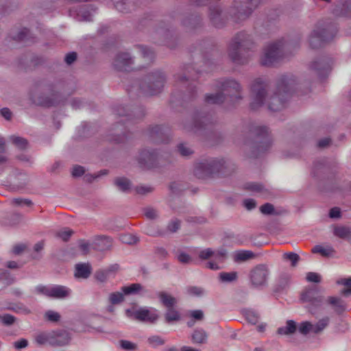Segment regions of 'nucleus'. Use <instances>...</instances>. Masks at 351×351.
<instances>
[{"mask_svg":"<svg viewBox=\"0 0 351 351\" xmlns=\"http://www.w3.org/2000/svg\"><path fill=\"white\" fill-rule=\"evenodd\" d=\"M145 215L147 219H154L157 217L158 214L154 208H147L145 209Z\"/></svg>","mask_w":351,"mask_h":351,"instance_id":"obj_62","label":"nucleus"},{"mask_svg":"<svg viewBox=\"0 0 351 351\" xmlns=\"http://www.w3.org/2000/svg\"><path fill=\"white\" fill-rule=\"evenodd\" d=\"M330 322V319L328 316L322 317L314 324L308 321L302 322L298 325V331L304 335L308 333L319 335L329 326Z\"/></svg>","mask_w":351,"mask_h":351,"instance_id":"obj_10","label":"nucleus"},{"mask_svg":"<svg viewBox=\"0 0 351 351\" xmlns=\"http://www.w3.org/2000/svg\"><path fill=\"white\" fill-rule=\"evenodd\" d=\"M219 92L205 96V101L210 104H220L226 101L230 104L237 103L243 99L242 88L234 80L226 79L218 83Z\"/></svg>","mask_w":351,"mask_h":351,"instance_id":"obj_2","label":"nucleus"},{"mask_svg":"<svg viewBox=\"0 0 351 351\" xmlns=\"http://www.w3.org/2000/svg\"><path fill=\"white\" fill-rule=\"evenodd\" d=\"M177 258L179 262L184 264L189 263L191 261V256L184 252L180 253Z\"/></svg>","mask_w":351,"mask_h":351,"instance_id":"obj_61","label":"nucleus"},{"mask_svg":"<svg viewBox=\"0 0 351 351\" xmlns=\"http://www.w3.org/2000/svg\"><path fill=\"white\" fill-rule=\"evenodd\" d=\"M34 292L38 295H43L51 298V285L45 286L39 285L34 288Z\"/></svg>","mask_w":351,"mask_h":351,"instance_id":"obj_39","label":"nucleus"},{"mask_svg":"<svg viewBox=\"0 0 351 351\" xmlns=\"http://www.w3.org/2000/svg\"><path fill=\"white\" fill-rule=\"evenodd\" d=\"M291 281V276L288 274H283L280 276L279 279V286L280 288L284 289L288 285Z\"/></svg>","mask_w":351,"mask_h":351,"instance_id":"obj_55","label":"nucleus"},{"mask_svg":"<svg viewBox=\"0 0 351 351\" xmlns=\"http://www.w3.org/2000/svg\"><path fill=\"white\" fill-rule=\"evenodd\" d=\"M269 275V269L265 265H257L250 271V282L254 287H263L266 285Z\"/></svg>","mask_w":351,"mask_h":351,"instance_id":"obj_13","label":"nucleus"},{"mask_svg":"<svg viewBox=\"0 0 351 351\" xmlns=\"http://www.w3.org/2000/svg\"><path fill=\"white\" fill-rule=\"evenodd\" d=\"M333 13L337 16H350L351 14V2L345 1L336 5Z\"/></svg>","mask_w":351,"mask_h":351,"instance_id":"obj_22","label":"nucleus"},{"mask_svg":"<svg viewBox=\"0 0 351 351\" xmlns=\"http://www.w3.org/2000/svg\"><path fill=\"white\" fill-rule=\"evenodd\" d=\"M10 140L12 141L13 144H14L18 148L21 149L26 148L27 145V141L25 138L19 136H12L10 137Z\"/></svg>","mask_w":351,"mask_h":351,"instance_id":"obj_43","label":"nucleus"},{"mask_svg":"<svg viewBox=\"0 0 351 351\" xmlns=\"http://www.w3.org/2000/svg\"><path fill=\"white\" fill-rule=\"evenodd\" d=\"M13 346L16 350L25 348L28 346V341L25 339H21L19 341L14 342Z\"/></svg>","mask_w":351,"mask_h":351,"instance_id":"obj_59","label":"nucleus"},{"mask_svg":"<svg viewBox=\"0 0 351 351\" xmlns=\"http://www.w3.org/2000/svg\"><path fill=\"white\" fill-rule=\"evenodd\" d=\"M246 188L254 192H260L263 189V186L261 184H257V183H250L247 184Z\"/></svg>","mask_w":351,"mask_h":351,"instance_id":"obj_64","label":"nucleus"},{"mask_svg":"<svg viewBox=\"0 0 351 351\" xmlns=\"http://www.w3.org/2000/svg\"><path fill=\"white\" fill-rule=\"evenodd\" d=\"M134 315L138 320L148 322L150 323L155 322L158 318L157 311L152 308H141L136 311L134 313Z\"/></svg>","mask_w":351,"mask_h":351,"instance_id":"obj_16","label":"nucleus"},{"mask_svg":"<svg viewBox=\"0 0 351 351\" xmlns=\"http://www.w3.org/2000/svg\"><path fill=\"white\" fill-rule=\"evenodd\" d=\"M300 299L303 302L309 304L308 311L311 314L315 313V310L319 308L324 303V297L319 295L317 291L314 287H308L304 289L301 293Z\"/></svg>","mask_w":351,"mask_h":351,"instance_id":"obj_11","label":"nucleus"},{"mask_svg":"<svg viewBox=\"0 0 351 351\" xmlns=\"http://www.w3.org/2000/svg\"><path fill=\"white\" fill-rule=\"evenodd\" d=\"M337 283L346 287V288L342 289L341 291V293L343 295L348 296L351 295V277L348 278H341L338 280Z\"/></svg>","mask_w":351,"mask_h":351,"instance_id":"obj_35","label":"nucleus"},{"mask_svg":"<svg viewBox=\"0 0 351 351\" xmlns=\"http://www.w3.org/2000/svg\"><path fill=\"white\" fill-rule=\"evenodd\" d=\"M260 210L263 214L270 215L274 212V208L272 204L267 203L261 206Z\"/></svg>","mask_w":351,"mask_h":351,"instance_id":"obj_58","label":"nucleus"},{"mask_svg":"<svg viewBox=\"0 0 351 351\" xmlns=\"http://www.w3.org/2000/svg\"><path fill=\"white\" fill-rule=\"evenodd\" d=\"M91 273V267L88 264L80 263L75 265V276L76 278H87Z\"/></svg>","mask_w":351,"mask_h":351,"instance_id":"obj_24","label":"nucleus"},{"mask_svg":"<svg viewBox=\"0 0 351 351\" xmlns=\"http://www.w3.org/2000/svg\"><path fill=\"white\" fill-rule=\"evenodd\" d=\"M95 248L99 251H105L111 248L112 241L111 238L106 236L98 237L95 241Z\"/></svg>","mask_w":351,"mask_h":351,"instance_id":"obj_21","label":"nucleus"},{"mask_svg":"<svg viewBox=\"0 0 351 351\" xmlns=\"http://www.w3.org/2000/svg\"><path fill=\"white\" fill-rule=\"evenodd\" d=\"M72 234L73 231L71 229L66 228L59 230L57 232V237L62 239L64 241H66L69 240Z\"/></svg>","mask_w":351,"mask_h":351,"instance_id":"obj_45","label":"nucleus"},{"mask_svg":"<svg viewBox=\"0 0 351 351\" xmlns=\"http://www.w3.org/2000/svg\"><path fill=\"white\" fill-rule=\"evenodd\" d=\"M114 184L118 189L123 192H128L131 187L129 180L125 178H117L114 180Z\"/></svg>","mask_w":351,"mask_h":351,"instance_id":"obj_34","label":"nucleus"},{"mask_svg":"<svg viewBox=\"0 0 351 351\" xmlns=\"http://www.w3.org/2000/svg\"><path fill=\"white\" fill-rule=\"evenodd\" d=\"M220 9L218 7H213L210 8V18L213 23L217 27H220L218 19L220 16Z\"/></svg>","mask_w":351,"mask_h":351,"instance_id":"obj_38","label":"nucleus"},{"mask_svg":"<svg viewBox=\"0 0 351 351\" xmlns=\"http://www.w3.org/2000/svg\"><path fill=\"white\" fill-rule=\"evenodd\" d=\"M18 34L13 36V38L16 40H24L29 34V29L27 28H21L18 30Z\"/></svg>","mask_w":351,"mask_h":351,"instance_id":"obj_52","label":"nucleus"},{"mask_svg":"<svg viewBox=\"0 0 351 351\" xmlns=\"http://www.w3.org/2000/svg\"><path fill=\"white\" fill-rule=\"evenodd\" d=\"M119 343L121 347L125 350L134 351L136 350V345L131 341L121 340Z\"/></svg>","mask_w":351,"mask_h":351,"instance_id":"obj_51","label":"nucleus"},{"mask_svg":"<svg viewBox=\"0 0 351 351\" xmlns=\"http://www.w3.org/2000/svg\"><path fill=\"white\" fill-rule=\"evenodd\" d=\"M148 343L153 347H156L165 343V341L158 335H154L148 338Z\"/></svg>","mask_w":351,"mask_h":351,"instance_id":"obj_48","label":"nucleus"},{"mask_svg":"<svg viewBox=\"0 0 351 351\" xmlns=\"http://www.w3.org/2000/svg\"><path fill=\"white\" fill-rule=\"evenodd\" d=\"M256 6V0H234L229 14L234 22L239 23L248 19Z\"/></svg>","mask_w":351,"mask_h":351,"instance_id":"obj_6","label":"nucleus"},{"mask_svg":"<svg viewBox=\"0 0 351 351\" xmlns=\"http://www.w3.org/2000/svg\"><path fill=\"white\" fill-rule=\"evenodd\" d=\"M334 234L341 239L351 238V228L346 226H336L334 228Z\"/></svg>","mask_w":351,"mask_h":351,"instance_id":"obj_30","label":"nucleus"},{"mask_svg":"<svg viewBox=\"0 0 351 351\" xmlns=\"http://www.w3.org/2000/svg\"><path fill=\"white\" fill-rule=\"evenodd\" d=\"M138 49L139 50L141 56L145 60V61L147 64L150 63L154 57V51L151 49L144 46H139Z\"/></svg>","mask_w":351,"mask_h":351,"instance_id":"obj_33","label":"nucleus"},{"mask_svg":"<svg viewBox=\"0 0 351 351\" xmlns=\"http://www.w3.org/2000/svg\"><path fill=\"white\" fill-rule=\"evenodd\" d=\"M180 319V315L177 311L173 308H168L165 313V319L167 322H171L173 321H177Z\"/></svg>","mask_w":351,"mask_h":351,"instance_id":"obj_41","label":"nucleus"},{"mask_svg":"<svg viewBox=\"0 0 351 351\" xmlns=\"http://www.w3.org/2000/svg\"><path fill=\"white\" fill-rule=\"evenodd\" d=\"M312 252L320 254L324 256H328L334 252V250L331 247H324L322 245H317L312 249Z\"/></svg>","mask_w":351,"mask_h":351,"instance_id":"obj_37","label":"nucleus"},{"mask_svg":"<svg viewBox=\"0 0 351 351\" xmlns=\"http://www.w3.org/2000/svg\"><path fill=\"white\" fill-rule=\"evenodd\" d=\"M208 335L206 332L202 329L198 328L193 331L191 335V339L193 343L197 344H204L207 342Z\"/></svg>","mask_w":351,"mask_h":351,"instance_id":"obj_26","label":"nucleus"},{"mask_svg":"<svg viewBox=\"0 0 351 351\" xmlns=\"http://www.w3.org/2000/svg\"><path fill=\"white\" fill-rule=\"evenodd\" d=\"M211 123V118L209 115L196 116L194 119L193 128L191 130L196 132Z\"/></svg>","mask_w":351,"mask_h":351,"instance_id":"obj_25","label":"nucleus"},{"mask_svg":"<svg viewBox=\"0 0 351 351\" xmlns=\"http://www.w3.org/2000/svg\"><path fill=\"white\" fill-rule=\"evenodd\" d=\"M180 222L178 219L172 220L168 226L169 231L174 232L177 231L180 228Z\"/></svg>","mask_w":351,"mask_h":351,"instance_id":"obj_63","label":"nucleus"},{"mask_svg":"<svg viewBox=\"0 0 351 351\" xmlns=\"http://www.w3.org/2000/svg\"><path fill=\"white\" fill-rule=\"evenodd\" d=\"M3 324L10 326L14 323L16 318L12 315L5 314L0 317Z\"/></svg>","mask_w":351,"mask_h":351,"instance_id":"obj_56","label":"nucleus"},{"mask_svg":"<svg viewBox=\"0 0 351 351\" xmlns=\"http://www.w3.org/2000/svg\"><path fill=\"white\" fill-rule=\"evenodd\" d=\"M247 320L251 324H256L258 322V317L256 313L249 311L245 313Z\"/></svg>","mask_w":351,"mask_h":351,"instance_id":"obj_57","label":"nucleus"},{"mask_svg":"<svg viewBox=\"0 0 351 351\" xmlns=\"http://www.w3.org/2000/svg\"><path fill=\"white\" fill-rule=\"evenodd\" d=\"M326 302L334 306L335 311L338 313H341L346 310V304L339 298L330 296L327 298Z\"/></svg>","mask_w":351,"mask_h":351,"instance_id":"obj_28","label":"nucleus"},{"mask_svg":"<svg viewBox=\"0 0 351 351\" xmlns=\"http://www.w3.org/2000/svg\"><path fill=\"white\" fill-rule=\"evenodd\" d=\"M15 281V278L10 272L5 269H0V290L12 285Z\"/></svg>","mask_w":351,"mask_h":351,"instance_id":"obj_27","label":"nucleus"},{"mask_svg":"<svg viewBox=\"0 0 351 351\" xmlns=\"http://www.w3.org/2000/svg\"><path fill=\"white\" fill-rule=\"evenodd\" d=\"M224 164V161L220 159H203L195 163L194 174L198 178H205L221 171Z\"/></svg>","mask_w":351,"mask_h":351,"instance_id":"obj_7","label":"nucleus"},{"mask_svg":"<svg viewBox=\"0 0 351 351\" xmlns=\"http://www.w3.org/2000/svg\"><path fill=\"white\" fill-rule=\"evenodd\" d=\"M252 132L255 135V149L257 152L256 154H254V156H258V155L262 152L267 150L272 143V139L269 136L268 128L265 126H256L252 129Z\"/></svg>","mask_w":351,"mask_h":351,"instance_id":"obj_8","label":"nucleus"},{"mask_svg":"<svg viewBox=\"0 0 351 351\" xmlns=\"http://www.w3.org/2000/svg\"><path fill=\"white\" fill-rule=\"evenodd\" d=\"M53 330H45L37 332L34 336V342L40 346L49 345L53 343Z\"/></svg>","mask_w":351,"mask_h":351,"instance_id":"obj_19","label":"nucleus"},{"mask_svg":"<svg viewBox=\"0 0 351 351\" xmlns=\"http://www.w3.org/2000/svg\"><path fill=\"white\" fill-rule=\"evenodd\" d=\"M158 296L161 302L168 308H172L176 303V299L165 292H160Z\"/></svg>","mask_w":351,"mask_h":351,"instance_id":"obj_32","label":"nucleus"},{"mask_svg":"<svg viewBox=\"0 0 351 351\" xmlns=\"http://www.w3.org/2000/svg\"><path fill=\"white\" fill-rule=\"evenodd\" d=\"M204 289L199 287H189L186 289V293L191 296L200 297L204 294Z\"/></svg>","mask_w":351,"mask_h":351,"instance_id":"obj_42","label":"nucleus"},{"mask_svg":"<svg viewBox=\"0 0 351 351\" xmlns=\"http://www.w3.org/2000/svg\"><path fill=\"white\" fill-rule=\"evenodd\" d=\"M238 278V274L237 271L231 272H221L219 274V279L221 282L230 283L234 282Z\"/></svg>","mask_w":351,"mask_h":351,"instance_id":"obj_31","label":"nucleus"},{"mask_svg":"<svg viewBox=\"0 0 351 351\" xmlns=\"http://www.w3.org/2000/svg\"><path fill=\"white\" fill-rule=\"evenodd\" d=\"M111 270H99L97 271L95 274V277L97 280L101 282H106L108 278L109 274Z\"/></svg>","mask_w":351,"mask_h":351,"instance_id":"obj_50","label":"nucleus"},{"mask_svg":"<svg viewBox=\"0 0 351 351\" xmlns=\"http://www.w3.org/2000/svg\"><path fill=\"white\" fill-rule=\"evenodd\" d=\"M69 288L61 285H51V298L63 299L69 296Z\"/></svg>","mask_w":351,"mask_h":351,"instance_id":"obj_20","label":"nucleus"},{"mask_svg":"<svg viewBox=\"0 0 351 351\" xmlns=\"http://www.w3.org/2000/svg\"><path fill=\"white\" fill-rule=\"evenodd\" d=\"M121 241L128 244H134L137 242V238L130 234H125L121 236Z\"/></svg>","mask_w":351,"mask_h":351,"instance_id":"obj_53","label":"nucleus"},{"mask_svg":"<svg viewBox=\"0 0 351 351\" xmlns=\"http://www.w3.org/2000/svg\"><path fill=\"white\" fill-rule=\"evenodd\" d=\"M337 32V27L332 24L318 23L308 36V44L312 49H317L324 43L332 40Z\"/></svg>","mask_w":351,"mask_h":351,"instance_id":"obj_4","label":"nucleus"},{"mask_svg":"<svg viewBox=\"0 0 351 351\" xmlns=\"http://www.w3.org/2000/svg\"><path fill=\"white\" fill-rule=\"evenodd\" d=\"M10 309L17 313L28 314L30 312V311L22 304H14Z\"/></svg>","mask_w":351,"mask_h":351,"instance_id":"obj_47","label":"nucleus"},{"mask_svg":"<svg viewBox=\"0 0 351 351\" xmlns=\"http://www.w3.org/2000/svg\"><path fill=\"white\" fill-rule=\"evenodd\" d=\"M178 150L180 155L184 157L189 156L193 153V150L189 147L183 143L178 145Z\"/></svg>","mask_w":351,"mask_h":351,"instance_id":"obj_46","label":"nucleus"},{"mask_svg":"<svg viewBox=\"0 0 351 351\" xmlns=\"http://www.w3.org/2000/svg\"><path fill=\"white\" fill-rule=\"evenodd\" d=\"M226 256V252L224 250L214 251L210 248L202 250L198 252V257L201 260H207L211 258L206 264V267L212 270H218L220 269L219 263H222Z\"/></svg>","mask_w":351,"mask_h":351,"instance_id":"obj_9","label":"nucleus"},{"mask_svg":"<svg viewBox=\"0 0 351 351\" xmlns=\"http://www.w3.org/2000/svg\"><path fill=\"white\" fill-rule=\"evenodd\" d=\"M45 317L50 322H58L60 318V315L58 313L53 311H48L45 313Z\"/></svg>","mask_w":351,"mask_h":351,"instance_id":"obj_54","label":"nucleus"},{"mask_svg":"<svg viewBox=\"0 0 351 351\" xmlns=\"http://www.w3.org/2000/svg\"><path fill=\"white\" fill-rule=\"evenodd\" d=\"M287 56L284 39L271 42L263 49L261 57V64L266 66H274Z\"/></svg>","mask_w":351,"mask_h":351,"instance_id":"obj_5","label":"nucleus"},{"mask_svg":"<svg viewBox=\"0 0 351 351\" xmlns=\"http://www.w3.org/2000/svg\"><path fill=\"white\" fill-rule=\"evenodd\" d=\"M124 293L122 292H114L110 294L109 301L112 304H117L123 301Z\"/></svg>","mask_w":351,"mask_h":351,"instance_id":"obj_40","label":"nucleus"},{"mask_svg":"<svg viewBox=\"0 0 351 351\" xmlns=\"http://www.w3.org/2000/svg\"><path fill=\"white\" fill-rule=\"evenodd\" d=\"M295 80L293 76H281L277 82L276 91L271 90L269 82L261 77L256 78L250 87V107L253 110L265 106L270 111L282 110L287 95L293 88Z\"/></svg>","mask_w":351,"mask_h":351,"instance_id":"obj_1","label":"nucleus"},{"mask_svg":"<svg viewBox=\"0 0 351 351\" xmlns=\"http://www.w3.org/2000/svg\"><path fill=\"white\" fill-rule=\"evenodd\" d=\"M306 279L309 282L319 283L322 280V277L317 273L308 272L306 276Z\"/></svg>","mask_w":351,"mask_h":351,"instance_id":"obj_49","label":"nucleus"},{"mask_svg":"<svg viewBox=\"0 0 351 351\" xmlns=\"http://www.w3.org/2000/svg\"><path fill=\"white\" fill-rule=\"evenodd\" d=\"M284 258L291 261V266L295 267L298 262L300 260V256L298 254H297L294 252H289V253H285L284 254Z\"/></svg>","mask_w":351,"mask_h":351,"instance_id":"obj_44","label":"nucleus"},{"mask_svg":"<svg viewBox=\"0 0 351 351\" xmlns=\"http://www.w3.org/2000/svg\"><path fill=\"white\" fill-rule=\"evenodd\" d=\"M310 69L314 71L319 77L323 78L330 70V61L326 58H319L311 63Z\"/></svg>","mask_w":351,"mask_h":351,"instance_id":"obj_15","label":"nucleus"},{"mask_svg":"<svg viewBox=\"0 0 351 351\" xmlns=\"http://www.w3.org/2000/svg\"><path fill=\"white\" fill-rule=\"evenodd\" d=\"M254 256L252 252L249 250H239L234 254V261L235 262H243L252 258Z\"/></svg>","mask_w":351,"mask_h":351,"instance_id":"obj_29","label":"nucleus"},{"mask_svg":"<svg viewBox=\"0 0 351 351\" xmlns=\"http://www.w3.org/2000/svg\"><path fill=\"white\" fill-rule=\"evenodd\" d=\"M298 329L296 322L293 320H287L286 325L278 328L277 332L281 335H291Z\"/></svg>","mask_w":351,"mask_h":351,"instance_id":"obj_23","label":"nucleus"},{"mask_svg":"<svg viewBox=\"0 0 351 351\" xmlns=\"http://www.w3.org/2000/svg\"><path fill=\"white\" fill-rule=\"evenodd\" d=\"M133 60L128 53H119L114 62V67L119 71H129Z\"/></svg>","mask_w":351,"mask_h":351,"instance_id":"obj_17","label":"nucleus"},{"mask_svg":"<svg viewBox=\"0 0 351 351\" xmlns=\"http://www.w3.org/2000/svg\"><path fill=\"white\" fill-rule=\"evenodd\" d=\"M158 159V154L154 150L143 149L138 156V162L141 168L151 169L155 167Z\"/></svg>","mask_w":351,"mask_h":351,"instance_id":"obj_14","label":"nucleus"},{"mask_svg":"<svg viewBox=\"0 0 351 351\" xmlns=\"http://www.w3.org/2000/svg\"><path fill=\"white\" fill-rule=\"evenodd\" d=\"M12 202L19 206H29L32 204V202L28 199L16 198L12 200Z\"/></svg>","mask_w":351,"mask_h":351,"instance_id":"obj_60","label":"nucleus"},{"mask_svg":"<svg viewBox=\"0 0 351 351\" xmlns=\"http://www.w3.org/2000/svg\"><path fill=\"white\" fill-rule=\"evenodd\" d=\"M165 82V77L160 71L153 73L148 78L147 87H143L145 93L149 95H156L160 93Z\"/></svg>","mask_w":351,"mask_h":351,"instance_id":"obj_12","label":"nucleus"},{"mask_svg":"<svg viewBox=\"0 0 351 351\" xmlns=\"http://www.w3.org/2000/svg\"><path fill=\"white\" fill-rule=\"evenodd\" d=\"M142 289V286L138 283H134L129 286H125L121 288L124 295L135 294Z\"/></svg>","mask_w":351,"mask_h":351,"instance_id":"obj_36","label":"nucleus"},{"mask_svg":"<svg viewBox=\"0 0 351 351\" xmlns=\"http://www.w3.org/2000/svg\"><path fill=\"white\" fill-rule=\"evenodd\" d=\"M53 342L51 346H64L67 345L71 337L69 334L65 330H53Z\"/></svg>","mask_w":351,"mask_h":351,"instance_id":"obj_18","label":"nucleus"},{"mask_svg":"<svg viewBox=\"0 0 351 351\" xmlns=\"http://www.w3.org/2000/svg\"><path fill=\"white\" fill-rule=\"evenodd\" d=\"M253 42L250 35L245 32H239L230 40L228 53L232 61L236 64L245 63L250 54L248 51L253 47Z\"/></svg>","mask_w":351,"mask_h":351,"instance_id":"obj_3","label":"nucleus"}]
</instances>
